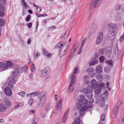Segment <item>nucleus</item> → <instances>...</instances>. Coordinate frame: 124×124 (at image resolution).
<instances>
[{
  "label": "nucleus",
  "mask_w": 124,
  "mask_h": 124,
  "mask_svg": "<svg viewBox=\"0 0 124 124\" xmlns=\"http://www.w3.org/2000/svg\"><path fill=\"white\" fill-rule=\"evenodd\" d=\"M109 39L111 40V45L109 47V57H113L115 58L117 57L118 59L119 57L120 54L118 52V48L117 46L113 49L112 44L114 43V42L113 40L115 38V35L114 32L113 31L112 32H110L109 33Z\"/></svg>",
  "instance_id": "nucleus-1"
},
{
  "label": "nucleus",
  "mask_w": 124,
  "mask_h": 124,
  "mask_svg": "<svg viewBox=\"0 0 124 124\" xmlns=\"http://www.w3.org/2000/svg\"><path fill=\"white\" fill-rule=\"evenodd\" d=\"M75 78V75H72L70 78V84L68 87L69 92H71L74 90V87H73V85L75 81L74 80Z\"/></svg>",
  "instance_id": "nucleus-2"
},
{
  "label": "nucleus",
  "mask_w": 124,
  "mask_h": 124,
  "mask_svg": "<svg viewBox=\"0 0 124 124\" xmlns=\"http://www.w3.org/2000/svg\"><path fill=\"white\" fill-rule=\"evenodd\" d=\"M104 87V85L102 83L97 86H96L95 87L93 88H94V92L95 94H98L100 93L102 91V88Z\"/></svg>",
  "instance_id": "nucleus-3"
},
{
  "label": "nucleus",
  "mask_w": 124,
  "mask_h": 124,
  "mask_svg": "<svg viewBox=\"0 0 124 124\" xmlns=\"http://www.w3.org/2000/svg\"><path fill=\"white\" fill-rule=\"evenodd\" d=\"M101 3V0H95L93 3H90L89 5V7L90 9L93 8L97 6H100Z\"/></svg>",
  "instance_id": "nucleus-4"
},
{
  "label": "nucleus",
  "mask_w": 124,
  "mask_h": 124,
  "mask_svg": "<svg viewBox=\"0 0 124 124\" xmlns=\"http://www.w3.org/2000/svg\"><path fill=\"white\" fill-rule=\"evenodd\" d=\"M103 33L102 32H100L98 34L96 40V43L97 45L100 44L103 40Z\"/></svg>",
  "instance_id": "nucleus-5"
},
{
  "label": "nucleus",
  "mask_w": 124,
  "mask_h": 124,
  "mask_svg": "<svg viewBox=\"0 0 124 124\" xmlns=\"http://www.w3.org/2000/svg\"><path fill=\"white\" fill-rule=\"evenodd\" d=\"M50 67L49 66H47L44 70L42 71L41 74L42 77H44L46 76L50 73Z\"/></svg>",
  "instance_id": "nucleus-6"
},
{
  "label": "nucleus",
  "mask_w": 124,
  "mask_h": 124,
  "mask_svg": "<svg viewBox=\"0 0 124 124\" xmlns=\"http://www.w3.org/2000/svg\"><path fill=\"white\" fill-rule=\"evenodd\" d=\"M67 42L64 43L62 44V48H63L61 50L60 52V55L62 56H63L66 53V49L68 48V46L67 45Z\"/></svg>",
  "instance_id": "nucleus-7"
},
{
  "label": "nucleus",
  "mask_w": 124,
  "mask_h": 124,
  "mask_svg": "<svg viewBox=\"0 0 124 124\" xmlns=\"http://www.w3.org/2000/svg\"><path fill=\"white\" fill-rule=\"evenodd\" d=\"M46 91H45L41 92L39 93L38 99H46Z\"/></svg>",
  "instance_id": "nucleus-8"
},
{
  "label": "nucleus",
  "mask_w": 124,
  "mask_h": 124,
  "mask_svg": "<svg viewBox=\"0 0 124 124\" xmlns=\"http://www.w3.org/2000/svg\"><path fill=\"white\" fill-rule=\"evenodd\" d=\"M5 94L7 95L10 96L12 94V91L9 87H7L5 89Z\"/></svg>",
  "instance_id": "nucleus-9"
},
{
  "label": "nucleus",
  "mask_w": 124,
  "mask_h": 124,
  "mask_svg": "<svg viewBox=\"0 0 124 124\" xmlns=\"http://www.w3.org/2000/svg\"><path fill=\"white\" fill-rule=\"evenodd\" d=\"M45 100L39 99L37 101L38 104V108H41L44 105L45 101Z\"/></svg>",
  "instance_id": "nucleus-10"
},
{
  "label": "nucleus",
  "mask_w": 124,
  "mask_h": 124,
  "mask_svg": "<svg viewBox=\"0 0 124 124\" xmlns=\"http://www.w3.org/2000/svg\"><path fill=\"white\" fill-rule=\"evenodd\" d=\"M93 105L91 104L90 105L87 107L84 106L82 107L80 109V111L81 112L85 111L86 110L87 108H90L93 107Z\"/></svg>",
  "instance_id": "nucleus-11"
},
{
  "label": "nucleus",
  "mask_w": 124,
  "mask_h": 124,
  "mask_svg": "<svg viewBox=\"0 0 124 124\" xmlns=\"http://www.w3.org/2000/svg\"><path fill=\"white\" fill-rule=\"evenodd\" d=\"M69 110V109H68L64 114V116L63 118L62 122L64 123H65L67 119V116L68 114Z\"/></svg>",
  "instance_id": "nucleus-12"
},
{
  "label": "nucleus",
  "mask_w": 124,
  "mask_h": 124,
  "mask_svg": "<svg viewBox=\"0 0 124 124\" xmlns=\"http://www.w3.org/2000/svg\"><path fill=\"white\" fill-rule=\"evenodd\" d=\"M119 109V108L115 106L114 107L113 110V112L114 114L113 117L114 118H115L116 117Z\"/></svg>",
  "instance_id": "nucleus-13"
},
{
  "label": "nucleus",
  "mask_w": 124,
  "mask_h": 124,
  "mask_svg": "<svg viewBox=\"0 0 124 124\" xmlns=\"http://www.w3.org/2000/svg\"><path fill=\"white\" fill-rule=\"evenodd\" d=\"M91 83L92 85V87L93 88H95L96 86H97L99 84L97 83L96 81L94 79L92 80L91 82Z\"/></svg>",
  "instance_id": "nucleus-14"
},
{
  "label": "nucleus",
  "mask_w": 124,
  "mask_h": 124,
  "mask_svg": "<svg viewBox=\"0 0 124 124\" xmlns=\"http://www.w3.org/2000/svg\"><path fill=\"white\" fill-rule=\"evenodd\" d=\"M16 83V81L14 80V78L11 79L9 82L8 85L12 88L13 87V85L15 84Z\"/></svg>",
  "instance_id": "nucleus-15"
},
{
  "label": "nucleus",
  "mask_w": 124,
  "mask_h": 124,
  "mask_svg": "<svg viewBox=\"0 0 124 124\" xmlns=\"http://www.w3.org/2000/svg\"><path fill=\"white\" fill-rule=\"evenodd\" d=\"M6 108L4 104L2 103L0 104V112H4L6 110Z\"/></svg>",
  "instance_id": "nucleus-16"
},
{
  "label": "nucleus",
  "mask_w": 124,
  "mask_h": 124,
  "mask_svg": "<svg viewBox=\"0 0 124 124\" xmlns=\"http://www.w3.org/2000/svg\"><path fill=\"white\" fill-rule=\"evenodd\" d=\"M88 88H90V90L89 91L88 93L86 94V96L87 97L90 98H91L93 96V93L92 92V88L90 86Z\"/></svg>",
  "instance_id": "nucleus-17"
},
{
  "label": "nucleus",
  "mask_w": 124,
  "mask_h": 124,
  "mask_svg": "<svg viewBox=\"0 0 124 124\" xmlns=\"http://www.w3.org/2000/svg\"><path fill=\"white\" fill-rule=\"evenodd\" d=\"M62 100L61 99L59 101L57 102V105L56 107V109L57 110L60 109L61 108V103Z\"/></svg>",
  "instance_id": "nucleus-18"
},
{
  "label": "nucleus",
  "mask_w": 124,
  "mask_h": 124,
  "mask_svg": "<svg viewBox=\"0 0 124 124\" xmlns=\"http://www.w3.org/2000/svg\"><path fill=\"white\" fill-rule=\"evenodd\" d=\"M43 51L44 54L48 57H50L52 55V54L49 53L45 49H44Z\"/></svg>",
  "instance_id": "nucleus-19"
},
{
  "label": "nucleus",
  "mask_w": 124,
  "mask_h": 124,
  "mask_svg": "<svg viewBox=\"0 0 124 124\" xmlns=\"http://www.w3.org/2000/svg\"><path fill=\"white\" fill-rule=\"evenodd\" d=\"M114 61L112 60H109V70L112 69L113 66Z\"/></svg>",
  "instance_id": "nucleus-20"
},
{
  "label": "nucleus",
  "mask_w": 124,
  "mask_h": 124,
  "mask_svg": "<svg viewBox=\"0 0 124 124\" xmlns=\"http://www.w3.org/2000/svg\"><path fill=\"white\" fill-rule=\"evenodd\" d=\"M96 71L98 73H100L102 71V67L100 66H97L96 69Z\"/></svg>",
  "instance_id": "nucleus-21"
},
{
  "label": "nucleus",
  "mask_w": 124,
  "mask_h": 124,
  "mask_svg": "<svg viewBox=\"0 0 124 124\" xmlns=\"http://www.w3.org/2000/svg\"><path fill=\"white\" fill-rule=\"evenodd\" d=\"M6 63L8 67H12L13 66V64L10 61H7Z\"/></svg>",
  "instance_id": "nucleus-22"
},
{
  "label": "nucleus",
  "mask_w": 124,
  "mask_h": 124,
  "mask_svg": "<svg viewBox=\"0 0 124 124\" xmlns=\"http://www.w3.org/2000/svg\"><path fill=\"white\" fill-rule=\"evenodd\" d=\"M6 105L8 107L11 106L12 105L11 102L9 100H7L5 102Z\"/></svg>",
  "instance_id": "nucleus-23"
},
{
  "label": "nucleus",
  "mask_w": 124,
  "mask_h": 124,
  "mask_svg": "<svg viewBox=\"0 0 124 124\" xmlns=\"http://www.w3.org/2000/svg\"><path fill=\"white\" fill-rule=\"evenodd\" d=\"M79 68L77 67L75 70H74L73 73L71 74L70 76V77L72 75H75V77L76 76V75L75 74L77 73L79 71Z\"/></svg>",
  "instance_id": "nucleus-24"
},
{
  "label": "nucleus",
  "mask_w": 124,
  "mask_h": 124,
  "mask_svg": "<svg viewBox=\"0 0 124 124\" xmlns=\"http://www.w3.org/2000/svg\"><path fill=\"white\" fill-rule=\"evenodd\" d=\"M39 93V92L38 91H36L31 93L32 97H33L35 96H37Z\"/></svg>",
  "instance_id": "nucleus-25"
},
{
  "label": "nucleus",
  "mask_w": 124,
  "mask_h": 124,
  "mask_svg": "<svg viewBox=\"0 0 124 124\" xmlns=\"http://www.w3.org/2000/svg\"><path fill=\"white\" fill-rule=\"evenodd\" d=\"M80 123V119L78 117L73 122L72 124H79Z\"/></svg>",
  "instance_id": "nucleus-26"
},
{
  "label": "nucleus",
  "mask_w": 124,
  "mask_h": 124,
  "mask_svg": "<svg viewBox=\"0 0 124 124\" xmlns=\"http://www.w3.org/2000/svg\"><path fill=\"white\" fill-rule=\"evenodd\" d=\"M85 43H84V42H83L82 41V42L81 44V46H80V49L79 51V52L78 53V54H80V53L81 51L82 50L83 48V46H84V45Z\"/></svg>",
  "instance_id": "nucleus-27"
},
{
  "label": "nucleus",
  "mask_w": 124,
  "mask_h": 124,
  "mask_svg": "<svg viewBox=\"0 0 124 124\" xmlns=\"http://www.w3.org/2000/svg\"><path fill=\"white\" fill-rule=\"evenodd\" d=\"M2 66L1 69H5L6 70L8 68L7 63L5 64L4 62L2 63Z\"/></svg>",
  "instance_id": "nucleus-28"
},
{
  "label": "nucleus",
  "mask_w": 124,
  "mask_h": 124,
  "mask_svg": "<svg viewBox=\"0 0 124 124\" xmlns=\"http://www.w3.org/2000/svg\"><path fill=\"white\" fill-rule=\"evenodd\" d=\"M21 3L22 4L25 8H27V5L25 2V0H21Z\"/></svg>",
  "instance_id": "nucleus-29"
},
{
  "label": "nucleus",
  "mask_w": 124,
  "mask_h": 124,
  "mask_svg": "<svg viewBox=\"0 0 124 124\" xmlns=\"http://www.w3.org/2000/svg\"><path fill=\"white\" fill-rule=\"evenodd\" d=\"M98 61L97 60H95L94 61L90 62L89 64V65L90 66H92L94 64H95L97 63Z\"/></svg>",
  "instance_id": "nucleus-30"
},
{
  "label": "nucleus",
  "mask_w": 124,
  "mask_h": 124,
  "mask_svg": "<svg viewBox=\"0 0 124 124\" xmlns=\"http://www.w3.org/2000/svg\"><path fill=\"white\" fill-rule=\"evenodd\" d=\"M82 106V105L81 104V101H80L77 104V107L78 109H79Z\"/></svg>",
  "instance_id": "nucleus-31"
},
{
  "label": "nucleus",
  "mask_w": 124,
  "mask_h": 124,
  "mask_svg": "<svg viewBox=\"0 0 124 124\" xmlns=\"http://www.w3.org/2000/svg\"><path fill=\"white\" fill-rule=\"evenodd\" d=\"M121 103V102L119 101H118L116 104L115 107L119 108V107Z\"/></svg>",
  "instance_id": "nucleus-32"
},
{
  "label": "nucleus",
  "mask_w": 124,
  "mask_h": 124,
  "mask_svg": "<svg viewBox=\"0 0 124 124\" xmlns=\"http://www.w3.org/2000/svg\"><path fill=\"white\" fill-rule=\"evenodd\" d=\"M81 101L83 105H87L88 101L86 99H85Z\"/></svg>",
  "instance_id": "nucleus-33"
},
{
  "label": "nucleus",
  "mask_w": 124,
  "mask_h": 124,
  "mask_svg": "<svg viewBox=\"0 0 124 124\" xmlns=\"http://www.w3.org/2000/svg\"><path fill=\"white\" fill-rule=\"evenodd\" d=\"M90 90H89L88 89L86 88H84L82 90V91L83 93H86V94H87L88 93Z\"/></svg>",
  "instance_id": "nucleus-34"
},
{
  "label": "nucleus",
  "mask_w": 124,
  "mask_h": 124,
  "mask_svg": "<svg viewBox=\"0 0 124 124\" xmlns=\"http://www.w3.org/2000/svg\"><path fill=\"white\" fill-rule=\"evenodd\" d=\"M13 75L14 76H16L19 73V71L18 70H16L14 71L13 72Z\"/></svg>",
  "instance_id": "nucleus-35"
},
{
  "label": "nucleus",
  "mask_w": 124,
  "mask_h": 124,
  "mask_svg": "<svg viewBox=\"0 0 124 124\" xmlns=\"http://www.w3.org/2000/svg\"><path fill=\"white\" fill-rule=\"evenodd\" d=\"M62 42H61L57 45L56 47H57V48L61 47H62Z\"/></svg>",
  "instance_id": "nucleus-36"
},
{
  "label": "nucleus",
  "mask_w": 124,
  "mask_h": 124,
  "mask_svg": "<svg viewBox=\"0 0 124 124\" xmlns=\"http://www.w3.org/2000/svg\"><path fill=\"white\" fill-rule=\"evenodd\" d=\"M31 71L33 72L35 71V69L34 65V63H33L31 68Z\"/></svg>",
  "instance_id": "nucleus-37"
},
{
  "label": "nucleus",
  "mask_w": 124,
  "mask_h": 124,
  "mask_svg": "<svg viewBox=\"0 0 124 124\" xmlns=\"http://www.w3.org/2000/svg\"><path fill=\"white\" fill-rule=\"evenodd\" d=\"M4 21L3 18L0 19V26L3 25L4 24Z\"/></svg>",
  "instance_id": "nucleus-38"
},
{
  "label": "nucleus",
  "mask_w": 124,
  "mask_h": 124,
  "mask_svg": "<svg viewBox=\"0 0 124 124\" xmlns=\"http://www.w3.org/2000/svg\"><path fill=\"white\" fill-rule=\"evenodd\" d=\"M121 7L120 5H116L115 6V9L116 10H119L120 9Z\"/></svg>",
  "instance_id": "nucleus-39"
},
{
  "label": "nucleus",
  "mask_w": 124,
  "mask_h": 124,
  "mask_svg": "<svg viewBox=\"0 0 124 124\" xmlns=\"http://www.w3.org/2000/svg\"><path fill=\"white\" fill-rule=\"evenodd\" d=\"M25 92L22 91L19 93V95H20L21 97H23L25 95Z\"/></svg>",
  "instance_id": "nucleus-40"
},
{
  "label": "nucleus",
  "mask_w": 124,
  "mask_h": 124,
  "mask_svg": "<svg viewBox=\"0 0 124 124\" xmlns=\"http://www.w3.org/2000/svg\"><path fill=\"white\" fill-rule=\"evenodd\" d=\"M31 16L30 15H28L26 18L25 21L26 22H29Z\"/></svg>",
  "instance_id": "nucleus-41"
},
{
  "label": "nucleus",
  "mask_w": 124,
  "mask_h": 124,
  "mask_svg": "<svg viewBox=\"0 0 124 124\" xmlns=\"http://www.w3.org/2000/svg\"><path fill=\"white\" fill-rule=\"evenodd\" d=\"M34 55L35 57H37L40 55L39 53H38L37 51H35L34 53Z\"/></svg>",
  "instance_id": "nucleus-42"
},
{
  "label": "nucleus",
  "mask_w": 124,
  "mask_h": 124,
  "mask_svg": "<svg viewBox=\"0 0 124 124\" xmlns=\"http://www.w3.org/2000/svg\"><path fill=\"white\" fill-rule=\"evenodd\" d=\"M105 115L104 114L101 115V122H103L105 120Z\"/></svg>",
  "instance_id": "nucleus-43"
},
{
  "label": "nucleus",
  "mask_w": 124,
  "mask_h": 124,
  "mask_svg": "<svg viewBox=\"0 0 124 124\" xmlns=\"http://www.w3.org/2000/svg\"><path fill=\"white\" fill-rule=\"evenodd\" d=\"M124 33L123 34L121 37L119 41L120 42H122L124 39Z\"/></svg>",
  "instance_id": "nucleus-44"
},
{
  "label": "nucleus",
  "mask_w": 124,
  "mask_h": 124,
  "mask_svg": "<svg viewBox=\"0 0 124 124\" xmlns=\"http://www.w3.org/2000/svg\"><path fill=\"white\" fill-rule=\"evenodd\" d=\"M110 27L112 29H114L116 27L115 25L112 23H110L109 24V27Z\"/></svg>",
  "instance_id": "nucleus-45"
},
{
  "label": "nucleus",
  "mask_w": 124,
  "mask_h": 124,
  "mask_svg": "<svg viewBox=\"0 0 124 124\" xmlns=\"http://www.w3.org/2000/svg\"><path fill=\"white\" fill-rule=\"evenodd\" d=\"M100 63L102 62L104 60V57L103 56H101L99 59Z\"/></svg>",
  "instance_id": "nucleus-46"
},
{
  "label": "nucleus",
  "mask_w": 124,
  "mask_h": 124,
  "mask_svg": "<svg viewBox=\"0 0 124 124\" xmlns=\"http://www.w3.org/2000/svg\"><path fill=\"white\" fill-rule=\"evenodd\" d=\"M94 70L93 68H90L88 69L87 70V71H89L90 72H92Z\"/></svg>",
  "instance_id": "nucleus-47"
},
{
  "label": "nucleus",
  "mask_w": 124,
  "mask_h": 124,
  "mask_svg": "<svg viewBox=\"0 0 124 124\" xmlns=\"http://www.w3.org/2000/svg\"><path fill=\"white\" fill-rule=\"evenodd\" d=\"M33 100L32 99H30V101L28 103V104L30 106H31V105L32 102L33 101Z\"/></svg>",
  "instance_id": "nucleus-48"
},
{
  "label": "nucleus",
  "mask_w": 124,
  "mask_h": 124,
  "mask_svg": "<svg viewBox=\"0 0 124 124\" xmlns=\"http://www.w3.org/2000/svg\"><path fill=\"white\" fill-rule=\"evenodd\" d=\"M94 101V100L92 98H90L89 100L88 101V102L89 103H92Z\"/></svg>",
  "instance_id": "nucleus-49"
},
{
  "label": "nucleus",
  "mask_w": 124,
  "mask_h": 124,
  "mask_svg": "<svg viewBox=\"0 0 124 124\" xmlns=\"http://www.w3.org/2000/svg\"><path fill=\"white\" fill-rule=\"evenodd\" d=\"M4 10V8L3 6H0V12H2Z\"/></svg>",
  "instance_id": "nucleus-50"
},
{
  "label": "nucleus",
  "mask_w": 124,
  "mask_h": 124,
  "mask_svg": "<svg viewBox=\"0 0 124 124\" xmlns=\"http://www.w3.org/2000/svg\"><path fill=\"white\" fill-rule=\"evenodd\" d=\"M80 99L81 101L83 99H85L84 96V95L81 94L80 95Z\"/></svg>",
  "instance_id": "nucleus-51"
},
{
  "label": "nucleus",
  "mask_w": 124,
  "mask_h": 124,
  "mask_svg": "<svg viewBox=\"0 0 124 124\" xmlns=\"http://www.w3.org/2000/svg\"><path fill=\"white\" fill-rule=\"evenodd\" d=\"M32 25V23H30L27 24V26L29 28H31Z\"/></svg>",
  "instance_id": "nucleus-52"
},
{
  "label": "nucleus",
  "mask_w": 124,
  "mask_h": 124,
  "mask_svg": "<svg viewBox=\"0 0 124 124\" xmlns=\"http://www.w3.org/2000/svg\"><path fill=\"white\" fill-rule=\"evenodd\" d=\"M37 12H39L41 10V8L40 7H38L37 8Z\"/></svg>",
  "instance_id": "nucleus-53"
},
{
  "label": "nucleus",
  "mask_w": 124,
  "mask_h": 124,
  "mask_svg": "<svg viewBox=\"0 0 124 124\" xmlns=\"http://www.w3.org/2000/svg\"><path fill=\"white\" fill-rule=\"evenodd\" d=\"M26 95L27 97L28 98H31L32 97L31 93H29L28 94H27Z\"/></svg>",
  "instance_id": "nucleus-54"
},
{
  "label": "nucleus",
  "mask_w": 124,
  "mask_h": 124,
  "mask_svg": "<svg viewBox=\"0 0 124 124\" xmlns=\"http://www.w3.org/2000/svg\"><path fill=\"white\" fill-rule=\"evenodd\" d=\"M93 28L94 30H96L97 27V26L95 24H93Z\"/></svg>",
  "instance_id": "nucleus-55"
},
{
  "label": "nucleus",
  "mask_w": 124,
  "mask_h": 124,
  "mask_svg": "<svg viewBox=\"0 0 124 124\" xmlns=\"http://www.w3.org/2000/svg\"><path fill=\"white\" fill-rule=\"evenodd\" d=\"M31 39L30 38H29L27 40V43L29 44H30L31 42Z\"/></svg>",
  "instance_id": "nucleus-56"
},
{
  "label": "nucleus",
  "mask_w": 124,
  "mask_h": 124,
  "mask_svg": "<svg viewBox=\"0 0 124 124\" xmlns=\"http://www.w3.org/2000/svg\"><path fill=\"white\" fill-rule=\"evenodd\" d=\"M104 70L105 72H108V67H105L104 68Z\"/></svg>",
  "instance_id": "nucleus-57"
},
{
  "label": "nucleus",
  "mask_w": 124,
  "mask_h": 124,
  "mask_svg": "<svg viewBox=\"0 0 124 124\" xmlns=\"http://www.w3.org/2000/svg\"><path fill=\"white\" fill-rule=\"evenodd\" d=\"M56 28L54 26H52L49 28V29L51 30H53Z\"/></svg>",
  "instance_id": "nucleus-58"
},
{
  "label": "nucleus",
  "mask_w": 124,
  "mask_h": 124,
  "mask_svg": "<svg viewBox=\"0 0 124 124\" xmlns=\"http://www.w3.org/2000/svg\"><path fill=\"white\" fill-rule=\"evenodd\" d=\"M29 113H30L33 114L35 113V111L34 110H31L29 111Z\"/></svg>",
  "instance_id": "nucleus-59"
},
{
  "label": "nucleus",
  "mask_w": 124,
  "mask_h": 124,
  "mask_svg": "<svg viewBox=\"0 0 124 124\" xmlns=\"http://www.w3.org/2000/svg\"><path fill=\"white\" fill-rule=\"evenodd\" d=\"M48 107H46L45 108V110L46 111H47L49 109V108Z\"/></svg>",
  "instance_id": "nucleus-60"
},
{
  "label": "nucleus",
  "mask_w": 124,
  "mask_h": 124,
  "mask_svg": "<svg viewBox=\"0 0 124 124\" xmlns=\"http://www.w3.org/2000/svg\"><path fill=\"white\" fill-rule=\"evenodd\" d=\"M4 15V13L3 12H1L0 13V17H2Z\"/></svg>",
  "instance_id": "nucleus-61"
},
{
  "label": "nucleus",
  "mask_w": 124,
  "mask_h": 124,
  "mask_svg": "<svg viewBox=\"0 0 124 124\" xmlns=\"http://www.w3.org/2000/svg\"><path fill=\"white\" fill-rule=\"evenodd\" d=\"M84 114V113L83 112H82L80 113V115H79V117H82V116Z\"/></svg>",
  "instance_id": "nucleus-62"
},
{
  "label": "nucleus",
  "mask_w": 124,
  "mask_h": 124,
  "mask_svg": "<svg viewBox=\"0 0 124 124\" xmlns=\"http://www.w3.org/2000/svg\"><path fill=\"white\" fill-rule=\"evenodd\" d=\"M87 40V38H85L84 39L83 41H82L83 42H84V43H85L86 42V40Z\"/></svg>",
  "instance_id": "nucleus-63"
},
{
  "label": "nucleus",
  "mask_w": 124,
  "mask_h": 124,
  "mask_svg": "<svg viewBox=\"0 0 124 124\" xmlns=\"http://www.w3.org/2000/svg\"><path fill=\"white\" fill-rule=\"evenodd\" d=\"M88 79V76H85L84 79L85 80H86L87 79Z\"/></svg>",
  "instance_id": "nucleus-64"
}]
</instances>
